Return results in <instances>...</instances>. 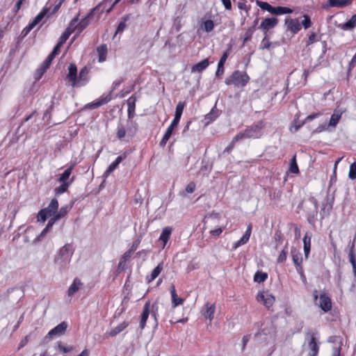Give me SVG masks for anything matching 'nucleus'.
<instances>
[{
  "instance_id": "ea45409f",
  "label": "nucleus",
  "mask_w": 356,
  "mask_h": 356,
  "mask_svg": "<svg viewBox=\"0 0 356 356\" xmlns=\"http://www.w3.org/2000/svg\"><path fill=\"white\" fill-rule=\"evenodd\" d=\"M289 172L293 174L299 173V168L296 161V156L294 155L290 161Z\"/></svg>"
},
{
  "instance_id": "b1692460",
  "label": "nucleus",
  "mask_w": 356,
  "mask_h": 356,
  "mask_svg": "<svg viewBox=\"0 0 356 356\" xmlns=\"http://www.w3.org/2000/svg\"><path fill=\"white\" fill-rule=\"evenodd\" d=\"M126 158V155L119 156L116 158L114 162L111 163L106 170L104 172V175L108 177L111 172H113L119 165V164Z\"/></svg>"
},
{
  "instance_id": "e2e57ef3",
  "label": "nucleus",
  "mask_w": 356,
  "mask_h": 356,
  "mask_svg": "<svg viewBox=\"0 0 356 356\" xmlns=\"http://www.w3.org/2000/svg\"><path fill=\"white\" fill-rule=\"evenodd\" d=\"M126 264H127V261H124L120 259V262L118 264V271H122V270H125V268H126Z\"/></svg>"
},
{
  "instance_id": "39448f33",
  "label": "nucleus",
  "mask_w": 356,
  "mask_h": 356,
  "mask_svg": "<svg viewBox=\"0 0 356 356\" xmlns=\"http://www.w3.org/2000/svg\"><path fill=\"white\" fill-rule=\"evenodd\" d=\"M58 209V202L56 198L51 200L47 207L41 209L38 214V221L44 222L48 218L53 217Z\"/></svg>"
},
{
  "instance_id": "4d7b16f0",
  "label": "nucleus",
  "mask_w": 356,
  "mask_h": 356,
  "mask_svg": "<svg viewBox=\"0 0 356 356\" xmlns=\"http://www.w3.org/2000/svg\"><path fill=\"white\" fill-rule=\"evenodd\" d=\"M217 113L213 108L211 111L205 116V119L208 121H213L217 118Z\"/></svg>"
},
{
  "instance_id": "37998d69",
  "label": "nucleus",
  "mask_w": 356,
  "mask_h": 356,
  "mask_svg": "<svg viewBox=\"0 0 356 356\" xmlns=\"http://www.w3.org/2000/svg\"><path fill=\"white\" fill-rule=\"evenodd\" d=\"M257 5L262 10H267L268 12L272 14V12H273V7L270 6L267 2L257 1L256 2Z\"/></svg>"
},
{
  "instance_id": "a878e982",
  "label": "nucleus",
  "mask_w": 356,
  "mask_h": 356,
  "mask_svg": "<svg viewBox=\"0 0 356 356\" xmlns=\"http://www.w3.org/2000/svg\"><path fill=\"white\" fill-rule=\"evenodd\" d=\"M184 106H185L184 102H179L177 104V105L176 106L175 118H174L173 120L172 121L173 124H175L178 125V124L180 121Z\"/></svg>"
},
{
  "instance_id": "0e129e2a",
  "label": "nucleus",
  "mask_w": 356,
  "mask_h": 356,
  "mask_svg": "<svg viewBox=\"0 0 356 356\" xmlns=\"http://www.w3.org/2000/svg\"><path fill=\"white\" fill-rule=\"evenodd\" d=\"M62 45V44L58 42L54 47L53 51L50 54V55H53V57L55 58V56L58 54L59 49Z\"/></svg>"
},
{
  "instance_id": "de8ad7c7",
  "label": "nucleus",
  "mask_w": 356,
  "mask_h": 356,
  "mask_svg": "<svg viewBox=\"0 0 356 356\" xmlns=\"http://www.w3.org/2000/svg\"><path fill=\"white\" fill-rule=\"evenodd\" d=\"M70 186V183H62L60 186L55 188V193L57 195H60L65 193L68 187Z\"/></svg>"
},
{
  "instance_id": "1a4fd4ad",
  "label": "nucleus",
  "mask_w": 356,
  "mask_h": 356,
  "mask_svg": "<svg viewBox=\"0 0 356 356\" xmlns=\"http://www.w3.org/2000/svg\"><path fill=\"white\" fill-rule=\"evenodd\" d=\"M307 340L308 348L309 349V352L308 353L309 356H316L318 353L319 347L315 334L314 332L308 333Z\"/></svg>"
},
{
  "instance_id": "774afa93",
  "label": "nucleus",
  "mask_w": 356,
  "mask_h": 356,
  "mask_svg": "<svg viewBox=\"0 0 356 356\" xmlns=\"http://www.w3.org/2000/svg\"><path fill=\"white\" fill-rule=\"evenodd\" d=\"M29 336L25 337H24V339L20 341V343H19V349H20V348H23L24 346H25L27 344V343L29 342Z\"/></svg>"
},
{
  "instance_id": "4be33fe9",
  "label": "nucleus",
  "mask_w": 356,
  "mask_h": 356,
  "mask_svg": "<svg viewBox=\"0 0 356 356\" xmlns=\"http://www.w3.org/2000/svg\"><path fill=\"white\" fill-rule=\"evenodd\" d=\"M204 307L205 310L202 312V314L206 318H208L211 323L214 318V314L216 312L215 305L207 302L205 304Z\"/></svg>"
},
{
  "instance_id": "bf43d9fd",
  "label": "nucleus",
  "mask_w": 356,
  "mask_h": 356,
  "mask_svg": "<svg viewBox=\"0 0 356 356\" xmlns=\"http://www.w3.org/2000/svg\"><path fill=\"white\" fill-rule=\"evenodd\" d=\"M132 254H133L132 250H129L122 256L120 259H122L124 261H127L129 259V258L131 257V256L132 255Z\"/></svg>"
},
{
  "instance_id": "58836bf2",
  "label": "nucleus",
  "mask_w": 356,
  "mask_h": 356,
  "mask_svg": "<svg viewBox=\"0 0 356 356\" xmlns=\"http://www.w3.org/2000/svg\"><path fill=\"white\" fill-rule=\"evenodd\" d=\"M292 12H293V10L289 8L277 6V7H273V12H272V14L279 15L291 13Z\"/></svg>"
},
{
  "instance_id": "864d4df0",
  "label": "nucleus",
  "mask_w": 356,
  "mask_h": 356,
  "mask_svg": "<svg viewBox=\"0 0 356 356\" xmlns=\"http://www.w3.org/2000/svg\"><path fill=\"white\" fill-rule=\"evenodd\" d=\"M300 24L305 29H308L312 26V22L309 16L304 15V19L301 22Z\"/></svg>"
},
{
  "instance_id": "a18cd8bd",
  "label": "nucleus",
  "mask_w": 356,
  "mask_h": 356,
  "mask_svg": "<svg viewBox=\"0 0 356 356\" xmlns=\"http://www.w3.org/2000/svg\"><path fill=\"white\" fill-rule=\"evenodd\" d=\"M267 274L262 272H257L254 276V281L258 283L264 282L267 279Z\"/></svg>"
},
{
  "instance_id": "0eeeda50",
  "label": "nucleus",
  "mask_w": 356,
  "mask_h": 356,
  "mask_svg": "<svg viewBox=\"0 0 356 356\" xmlns=\"http://www.w3.org/2000/svg\"><path fill=\"white\" fill-rule=\"evenodd\" d=\"M92 16L91 13L88 14L86 17L79 19V17L76 16L70 22V24H73V30L76 31L78 33H81L89 24V19Z\"/></svg>"
},
{
  "instance_id": "680f3d73",
  "label": "nucleus",
  "mask_w": 356,
  "mask_h": 356,
  "mask_svg": "<svg viewBox=\"0 0 356 356\" xmlns=\"http://www.w3.org/2000/svg\"><path fill=\"white\" fill-rule=\"evenodd\" d=\"M270 46V42L269 40L265 37L261 42V47L263 49H268Z\"/></svg>"
},
{
  "instance_id": "c9c22d12",
  "label": "nucleus",
  "mask_w": 356,
  "mask_h": 356,
  "mask_svg": "<svg viewBox=\"0 0 356 356\" xmlns=\"http://www.w3.org/2000/svg\"><path fill=\"white\" fill-rule=\"evenodd\" d=\"M72 26H73V24H69L68 27L66 29L65 32L62 34L59 43H60L62 44L63 43H65L66 42V40L69 38L70 35L73 32H74V30H73L74 28Z\"/></svg>"
},
{
  "instance_id": "e433bc0d",
  "label": "nucleus",
  "mask_w": 356,
  "mask_h": 356,
  "mask_svg": "<svg viewBox=\"0 0 356 356\" xmlns=\"http://www.w3.org/2000/svg\"><path fill=\"white\" fill-rule=\"evenodd\" d=\"M97 53L99 56V61L104 62L106 60V54H107V47L106 45L103 44L100 47H97Z\"/></svg>"
},
{
  "instance_id": "72a5a7b5",
  "label": "nucleus",
  "mask_w": 356,
  "mask_h": 356,
  "mask_svg": "<svg viewBox=\"0 0 356 356\" xmlns=\"http://www.w3.org/2000/svg\"><path fill=\"white\" fill-rule=\"evenodd\" d=\"M163 268V264L160 263L157 265V266L152 270L149 277H147V282H151L154 280L161 273Z\"/></svg>"
},
{
  "instance_id": "a211bd4d",
  "label": "nucleus",
  "mask_w": 356,
  "mask_h": 356,
  "mask_svg": "<svg viewBox=\"0 0 356 356\" xmlns=\"http://www.w3.org/2000/svg\"><path fill=\"white\" fill-rule=\"evenodd\" d=\"M285 24L287 26V29L293 33H296L301 29V24L298 19H286Z\"/></svg>"
},
{
  "instance_id": "f257e3e1",
  "label": "nucleus",
  "mask_w": 356,
  "mask_h": 356,
  "mask_svg": "<svg viewBox=\"0 0 356 356\" xmlns=\"http://www.w3.org/2000/svg\"><path fill=\"white\" fill-rule=\"evenodd\" d=\"M264 127V124L261 121L258 122L257 124L247 127L243 131L238 133L233 138L232 143L228 148L232 149L235 143L245 139L259 138L263 135Z\"/></svg>"
},
{
  "instance_id": "9b49d317",
  "label": "nucleus",
  "mask_w": 356,
  "mask_h": 356,
  "mask_svg": "<svg viewBox=\"0 0 356 356\" xmlns=\"http://www.w3.org/2000/svg\"><path fill=\"white\" fill-rule=\"evenodd\" d=\"M83 286V283L76 277L67 289V296L71 299Z\"/></svg>"
},
{
  "instance_id": "a19ab883",
  "label": "nucleus",
  "mask_w": 356,
  "mask_h": 356,
  "mask_svg": "<svg viewBox=\"0 0 356 356\" xmlns=\"http://www.w3.org/2000/svg\"><path fill=\"white\" fill-rule=\"evenodd\" d=\"M150 314H152L155 322L157 323L159 316V306L156 302L152 304L150 303Z\"/></svg>"
},
{
  "instance_id": "f704fd0d",
  "label": "nucleus",
  "mask_w": 356,
  "mask_h": 356,
  "mask_svg": "<svg viewBox=\"0 0 356 356\" xmlns=\"http://www.w3.org/2000/svg\"><path fill=\"white\" fill-rule=\"evenodd\" d=\"M74 165H71L69 166L60 175V178L58 179V181L61 183H68L66 181L70 176L72 174V170L74 168Z\"/></svg>"
},
{
  "instance_id": "7ed1b4c3",
  "label": "nucleus",
  "mask_w": 356,
  "mask_h": 356,
  "mask_svg": "<svg viewBox=\"0 0 356 356\" xmlns=\"http://www.w3.org/2000/svg\"><path fill=\"white\" fill-rule=\"evenodd\" d=\"M249 76L243 72L235 71L226 79L225 83L227 86L234 85L236 87H244L249 81Z\"/></svg>"
},
{
  "instance_id": "338daca9",
  "label": "nucleus",
  "mask_w": 356,
  "mask_h": 356,
  "mask_svg": "<svg viewBox=\"0 0 356 356\" xmlns=\"http://www.w3.org/2000/svg\"><path fill=\"white\" fill-rule=\"evenodd\" d=\"M49 229L45 227L40 233V234L35 238L37 241H40L49 232Z\"/></svg>"
},
{
  "instance_id": "6e6d98bb",
  "label": "nucleus",
  "mask_w": 356,
  "mask_h": 356,
  "mask_svg": "<svg viewBox=\"0 0 356 356\" xmlns=\"http://www.w3.org/2000/svg\"><path fill=\"white\" fill-rule=\"evenodd\" d=\"M54 58L53 57V55H49L47 60L44 62L42 65V72H44L51 65V61L53 60Z\"/></svg>"
},
{
  "instance_id": "cd10ccee",
  "label": "nucleus",
  "mask_w": 356,
  "mask_h": 356,
  "mask_svg": "<svg viewBox=\"0 0 356 356\" xmlns=\"http://www.w3.org/2000/svg\"><path fill=\"white\" fill-rule=\"evenodd\" d=\"M311 240L312 234L310 233H306L303 238L304 243V253L306 258L308 257L310 250H311Z\"/></svg>"
},
{
  "instance_id": "6ab92c4d",
  "label": "nucleus",
  "mask_w": 356,
  "mask_h": 356,
  "mask_svg": "<svg viewBox=\"0 0 356 356\" xmlns=\"http://www.w3.org/2000/svg\"><path fill=\"white\" fill-rule=\"evenodd\" d=\"M172 232V228L171 227H165L161 232V234L159 236V241L162 242V249L165 248L168 240L170 238V236Z\"/></svg>"
},
{
  "instance_id": "f3484780",
  "label": "nucleus",
  "mask_w": 356,
  "mask_h": 356,
  "mask_svg": "<svg viewBox=\"0 0 356 356\" xmlns=\"http://www.w3.org/2000/svg\"><path fill=\"white\" fill-rule=\"evenodd\" d=\"M47 15V10L43 9L40 11L34 19L24 29L25 34L28 33L31 29H33L38 24H39L42 19Z\"/></svg>"
},
{
  "instance_id": "9d476101",
  "label": "nucleus",
  "mask_w": 356,
  "mask_h": 356,
  "mask_svg": "<svg viewBox=\"0 0 356 356\" xmlns=\"http://www.w3.org/2000/svg\"><path fill=\"white\" fill-rule=\"evenodd\" d=\"M67 327V323L63 321L56 326L54 328L49 330L47 337L49 339L59 337L65 332Z\"/></svg>"
},
{
  "instance_id": "aec40b11",
  "label": "nucleus",
  "mask_w": 356,
  "mask_h": 356,
  "mask_svg": "<svg viewBox=\"0 0 356 356\" xmlns=\"http://www.w3.org/2000/svg\"><path fill=\"white\" fill-rule=\"evenodd\" d=\"M277 22L278 20L275 17L266 18L261 22L260 28L264 31H267L274 28L277 25Z\"/></svg>"
},
{
  "instance_id": "79ce46f5",
  "label": "nucleus",
  "mask_w": 356,
  "mask_h": 356,
  "mask_svg": "<svg viewBox=\"0 0 356 356\" xmlns=\"http://www.w3.org/2000/svg\"><path fill=\"white\" fill-rule=\"evenodd\" d=\"M356 26V14L353 15L352 17L343 25V29L349 30Z\"/></svg>"
},
{
  "instance_id": "09e8293b",
  "label": "nucleus",
  "mask_w": 356,
  "mask_h": 356,
  "mask_svg": "<svg viewBox=\"0 0 356 356\" xmlns=\"http://www.w3.org/2000/svg\"><path fill=\"white\" fill-rule=\"evenodd\" d=\"M348 177L352 180L356 179V161L350 165Z\"/></svg>"
},
{
  "instance_id": "13d9d810",
  "label": "nucleus",
  "mask_w": 356,
  "mask_h": 356,
  "mask_svg": "<svg viewBox=\"0 0 356 356\" xmlns=\"http://www.w3.org/2000/svg\"><path fill=\"white\" fill-rule=\"evenodd\" d=\"M195 184L193 181H191L188 184V185L186 187V191L188 193H193L195 190Z\"/></svg>"
},
{
  "instance_id": "473e14b6",
  "label": "nucleus",
  "mask_w": 356,
  "mask_h": 356,
  "mask_svg": "<svg viewBox=\"0 0 356 356\" xmlns=\"http://www.w3.org/2000/svg\"><path fill=\"white\" fill-rule=\"evenodd\" d=\"M215 24L214 22L211 19H206L202 22L200 25V29L207 33H209L214 29Z\"/></svg>"
},
{
  "instance_id": "8fccbe9b",
  "label": "nucleus",
  "mask_w": 356,
  "mask_h": 356,
  "mask_svg": "<svg viewBox=\"0 0 356 356\" xmlns=\"http://www.w3.org/2000/svg\"><path fill=\"white\" fill-rule=\"evenodd\" d=\"M355 238H356V237L354 238V239L350 245V248L349 261L350 263H354V260H356L355 254V251H354Z\"/></svg>"
},
{
  "instance_id": "49530a36",
  "label": "nucleus",
  "mask_w": 356,
  "mask_h": 356,
  "mask_svg": "<svg viewBox=\"0 0 356 356\" xmlns=\"http://www.w3.org/2000/svg\"><path fill=\"white\" fill-rule=\"evenodd\" d=\"M68 206L62 207L58 211L57 210L56 214L54 215L56 218H58V220H60V218H63L68 212L69 211Z\"/></svg>"
},
{
  "instance_id": "2eb2a0df",
  "label": "nucleus",
  "mask_w": 356,
  "mask_h": 356,
  "mask_svg": "<svg viewBox=\"0 0 356 356\" xmlns=\"http://www.w3.org/2000/svg\"><path fill=\"white\" fill-rule=\"evenodd\" d=\"M47 15V10L43 9L40 11L34 19L24 29L25 34L28 33L31 29H33L38 24H39L42 19Z\"/></svg>"
},
{
  "instance_id": "6e6552de",
  "label": "nucleus",
  "mask_w": 356,
  "mask_h": 356,
  "mask_svg": "<svg viewBox=\"0 0 356 356\" xmlns=\"http://www.w3.org/2000/svg\"><path fill=\"white\" fill-rule=\"evenodd\" d=\"M314 299L316 304L321 308L322 310L327 312L332 309V302L329 296L325 293H322L318 297L316 291L314 294Z\"/></svg>"
},
{
  "instance_id": "f8f14e48",
  "label": "nucleus",
  "mask_w": 356,
  "mask_h": 356,
  "mask_svg": "<svg viewBox=\"0 0 356 356\" xmlns=\"http://www.w3.org/2000/svg\"><path fill=\"white\" fill-rule=\"evenodd\" d=\"M111 93L106 94V95H103L97 99L88 104L87 105V107L90 109H95V108L99 107L102 105L107 104L108 102L111 101Z\"/></svg>"
},
{
  "instance_id": "bb28decb",
  "label": "nucleus",
  "mask_w": 356,
  "mask_h": 356,
  "mask_svg": "<svg viewBox=\"0 0 356 356\" xmlns=\"http://www.w3.org/2000/svg\"><path fill=\"white\" fill-rule=\"evenodd\" d=\"M209 60L207 58L204 59V60H202L201 62L194 65L191 68V72L193 73H194V72L201 73L202 72H203L204 70L207 69V67L209 66Z\"/></svg>"
},
{
  "instance_id": "5701e85b",
  "label": "nucleus",
  "mask_w": 356,
  "mask_h": 356,
  "mask_svg": "<svg viewBox=\"0 0 356 356\" xmlns=\"http://www.w3.org/2000/svg\"><path fill=\"white\" fill-rule=\"evenodd\" d=\"M88 73H89V70L86 67H83L80 70L79 74L77 76V81H79V83H77V85L76 87H80V86H84L87 83V81L88 80Z\"/></svg>"
},
{
  "instance_id": "c85d7f7f",
  "label": "nucleus",
  "mask_w": 356,
  "mask_h": 356,
  "mask_svg": "<svg viewBox=\"0 0 356 356\" xmlns=\"http://www.w3.org/2000/svg\"><path fill=\"white\" fill-rule=\"evenodd\" d=\"M177 127V124H173L172 122H171L170 125L168 127L161 143H160V145L161 146H165V144L167 143L168 140H169V138H170L172 132H173V130Z\"/></svg>"
},
{
  "instance_id": "dca6fc26",
  "label": "nucleus",
  "mask_w": 356,
  "mask_h": 356,
  "mask_svg": "<svg viewBox=\"0 0 356 356\" xmlns=\"http://www.w3.org/2000/svg\"><path fill=\"white\" fill-rule=\"evenodd\" d=\"M47 15V10L43 9L40 11L34 19L24 29L25 34L28 33L31 29H33L38 24H39L42 19Z\"/></svg>"
},
{
  "instance_id": "f03ea898",
  "label": "nucleus",
  "mask_w": 356,
  "mask_h": 356,
  "mask_svg": "<svg viewBox=\"0 0 356 356\" xmlns=\"http://www.w3.org/2000/svg\"><path fill=\"white\" fill-rule=\"evenodd\" d=\"M74 253V248L71 244H65L58 252L55 258V264L60 268H65L70 262Z\"/></svg>"
},
{
  "instance_id": "052dcab7",
  "label": "nucleus",
  "mask_w": 356,
  "mask_h": 356,
  "mask_svg": "<svg viewBox=\"0 0 356 356\" xmlns=\"http://www.w3.org/2000/svg\"><path fill=\"white\" fill-rule=\"evenodd\" d=\"M58 220V218H56L55 216H54L53 217H51L50 218V220H49L46 227H47L48 229H51L52 227V226L54 225V223Z\"/></svg>"
},
{
  "instance_id": "3c124183",
  "label": "nucleus",
  "mask_w": 356,
  "mask_h": 356,
  "mask_svg": "<svg viewBox=\"0 0 356 356\" xmlns=\"http://www.w3.org/2000/svg\"><path fill=\"white\" fill-rule=\"evenodd\" d=\"M287 254H288V248L286 246L282 250L280 255L278 256L277 262L282 263V262L285 261V260L286 259Z\"/></svg>"
},
{
  "instance_id": "603ef678",
  "label": "nucleus",
  "mask_w": 356,
  "mask_h": 356,
  "mask_svg": "<svg viewBox=\"0 0 356 356\" xmlns=\"http://www.w3.org/2000/svg\"><path fill=\"white\" fill-rule=\"evenodd\" d=\"M238 6V8L241 10H244L246 13H248V10H249V7L246 5V0H243V1H237L236 2H235Z\"/></svg>"
},
{
  "instance_id": "2f4dec72",
  "label": "nucleus",
  "mask_w": 356,
  "mask_h": 356,
  "mask_svg": "<svg viewBox=\"0 0 356 356\" xmlns=\"http://www.w3.org/2000/svg\"><path fill=\"white\" fill-rule=\"evenodd\" d=\"M228 55H229V52H228V51H227L221 56V58L218 62V68H217V70L216 72V76H220L223 74V72H224L223 65H224L226 60L227 59Z\"/></svg>"
},
{
  "instance_id": "7c9ffc66",
  "label": "nucleus",
  "mask_w": 356,
  "mask_h": 356,
  "mask_svg": "<svg viewBox=\"0 0 356 356\" xmlns=\"http://www.w3.org/2000/svg\"><path fill=\"white\" fill-rule=\"evenodd\" d=\"M352 3V0H329L328 6L330 7L343 8Z\"/></svg>"
},
{
  "instance_id": "69168bd1",
  "label": "nucleus",
  "mask_w": 356,
  "mask_h": 356,
  "mask_svg": "<svg viewBox=\"0 0 356 356\" xmlns=\"http://www.w3.org/2000/svg\"><path fill=\"white\" fill-rule=\"evenodd\" d=\"M222 228L220 227L216 229L211 230L210 233L214 236H218L222 232Z\"/></svg>"
},
{
  "instance_id": "ddd939ff",
  "label": "nucleus",
  "mask_w": 356,
  "mask_h": 356,
  "mask_svg": "<svg viewBox=\"0 0 356 356\" xmlns=\"http://www.w3.org/2000/svg\"><path fill=\"white\" fill-rule=\"evenodd\" d=\"M251 233H252V225L250 224L248 225L244 235L241 237V238L233 243V246H232L233 250H236L238 247L247 243L250 239Z\"/></svg>"
},
{
  "instance_id": "c756f323",
  "label": "nucleus",
  "mask_w": 356,
  "mask_h": 356,
  "mask_svg": "<svg viewBox=\"0 0 356 356\" xmlns=\"http://www.w3.org/2000/svg\"><path fill=\"white\" fill-rule=\"evenodd\" d=\"M129 325L128 322L123 321L120 323L118 325L113 328L108 333V335L109 337H114L121 332H122L127 326Z\"/></svg>"
},
{
  "instance_id": "4468645a",
  "label": "nucleus",
  "mask_w": 356,
  "mask_h": 356,
  "mask_svg": "<svg viewBox=\"0 0 356 356\" xmlns=\"http://www.w3.org/2000/svg\"><path fill=\"white\" fill-rule=\"evenodd\" d=\"M68 74H67V79L71 82V85L73 87H76L77 85V83L79 81H77V68L76 66L71 63L68 67Z\"/></svg>"
},
{
  "instance_id": "4c0bfd02",
  "label": "nucleus",
  "mask_w": 356,
  "mask_h": 356,
  "mask_svg": "<svg viewBox=\"0 0 356 356\" xmlns=\"http://www.w3.org/2000/svg\"><path fill=\"white\" fill-rule=\"evenodd\" d=\"M291 254L293 264L297 266V268H302L301 264L302 259L301 257V254L300 252H296V250H292Z\"/></svg>"
},
{
  "instance_id": "393cba45",
  "label": "nucleus",
  "mask_w": 356,
  "mask_h": 356,
  "mask_svg": "<svg viewBox=\"0 0 356 356\" xmlns=\"http://www.w3.org/2000/svg\"><path fill=\"white\" fill-rule=\"evenodd\" d=\"M150 314V302L148 301L145 303L143 308V312L141 316L140 320V328L143 329L146 325L147 320L149 317V315Z\"/></svg>"
},
{
  "instance_id": "423d86ee",
  "label": "nucleus",
  "mask_w": 356,
  "mask_h": 356,
  "mask_svg": "<svg viewBox=\"0 0 356 356\" xmlns=\"http://www.w3.org/2000/svg\"><path fill=\"white\" fill-rule=\"evenodd\" d=\"M256 300L269 309L275 303V297L268 291H260L257 293Z\"/></svg>"
},
{
  "instance_id": "5fc2aeb1",
  "label": "nucleus",
  "mask_w": 356,
  "mask_h": 356,
  "mask_svg": "<svg viewBox=\"0 0 356 356\" xmlns=\"http://www.w3.org/2000/svg\"><path fill=\"white\" fill-rule=\"evenodd\" d=\"M126 135V130L124 127L118 126L117 131V137L122 140Z\"/></svg>"
},
{
  "instance_id": "412c9836",
  "label": "nucleus",
  "mask_w": 356,
  "mask_h": 356,
  "mask_svg": "<svg viewBox=\"0 0 356 356\" xmlns=\"http://www.w3.org/2000/svg\"><path fill=\"white\" fill-rule=\"evenodd\" d=\"M170 294H171V302H172V307L173 308H175L179 305H183L184 302V299L182 298H180L177 296L175 287L174 285L172 286L170 289Z\"/></svg>"
},
{
  "instance_id": "20e7f679",
  "label": "nucleus",
  "mask_w": 356,
  "mask_h": 356,
  "mask_svg": "<svg viewBox=\"0 0 356 356\" xmlns=\"http://www.w3.org/2000/svg\"><path fill=\"white\" fill-rule=\"evenodd\" d=\"M345 111L346 110L343 108L335 109L330 117L329 122L327 124L318 126L317 128V131L321 132L323 131L334 129Z\"/></svg>"
},
{
  "instance_id": "c03bdc74",
  "label": "nucleus",
  "mask_w": 356,
  "mask_h": 356,
  "mask_svg": "<svg viewBox=\"0 0 356 356\" xmlns=\"http://www.w3.org/2000/svg\"><path fill=\"white\" fill-rule=\"evenodd\" d=\"M129 15H127L122 17V21L120 22V24L118 26L116 33H115L116 34L118 33H120L124 31V29L127 26L126 22L129 20Z\"/></svg>"
}]
</instances>
